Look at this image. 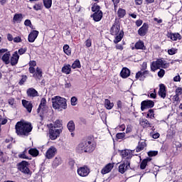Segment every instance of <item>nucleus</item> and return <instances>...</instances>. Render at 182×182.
<instances>
[{"mask_svg":"<svg viewBox=\"0 0 182 182\" xmlns=\"http://www.w3.org/2000/svg\"><path fill=\"white\" fill-rule=\"evenodd\" d=\"M15 128L18 136H28L33 127L30 122L20 121L16 123Z\"/></svg>","mask_w":182,"mask_h":182,"instance_id":"obj_1","label":"nucleus"},{"mask_svg":"<svg viewBox=\"0 0 182 182\" xmlns=\"http://www.w3.org/2000/svg\"><path fill=\"white\" fill-rule=\"evenodd\" d=\"M110 33L112 36H116L114 43L115 44L119 43L124 37L123 31L120 30V25L115 23L111 28Z\"/></svg>","mask_w":182,"mask_h":182,"instance_id":"obj_2","label":"nucleus"},{"mask_svg":"<svg viewBox=\"0 0 182 182\" xmlns=\"http://www.w3.org/2000/svg\"><path fill=\"white\" fill-rule=\"evenodd\" d=\"M53 107L54 109L62 110L67 108L66 99L60 96H55L52 98Z\"/></svg>","mask_w":182,"mask_h":182,"instance_id":"obj_3","label":"nucleus"},{"mask_svg":"<svg viewBox=\"0 0 182 182\" xmlns=\"http://www.w3.org/2000/svg\"><path fill=\"white\" fill-rule=\"evenodd\" d=\"M168 66H169V65L168 63H166L165 60L160 58V59H157V60L153 61L151 63V70L152 72H156V70H158L161 68L166 69L168 68Z\"/></svg>","mask_w":182,"mask_h":182,"instance_id":"obj_4","label":"nucleus"},{"mask_svg":"<svg viewBox=\"0 0 182 182\" xmlns=\"http://www.w3.org/2000/svg\"><path fill=\"white\" fill-rule=\"evenodd\" d=\"M62 132L61 129H53V127L49 131V137L51 140L54 141L60 136Z\"/></svg>","mask_w":182,"mask_h":182,"instance_id":"obj_5","label":"nucleus"},{"mask_svg":"<svg viewBox=\"0 0 182 182\" xmlns=\"http://www.w3.org/2000/svg\"><path fill=\"white\" fill-rule=\"evenodd\" d=\"M18 170L24 174H29L30 169L28 168V162L26 161H22L18 164Z\"/></svg>","mask_w":182,"mask_h":182,"instance_id":"obj_6","label":"nucleus"},{"mask_svg":"<svg viewBox=\"0 0 182 182\" xmlns=\"http://www.w3.org/2000/svg\"><path fill=\"white\" fill-rule=\"evenodd\" d=\"M47 111L46 100L43 97L41 100V104L38 109V113L41 115L43 114Z\"/></svg>","mask_w":182,"mask_h":182,"instance_id":"obj_7","label":"nucleus"},{"mask_svg":"<svg viewBox=\"0 0 182 182\" xmlns=\"http://www.w3.org/2000/svg\"><path fill=\"white\" fill-rule=\"evenodd\" d=\"M57 154V149L51 146L46 153V157L47 159H52Z\"/></svg>","mask_w":182,"mask_h":182,"instance_id":"obj_8","label":"nucleus"},{"mask_svg":"<svg viewBox=\"0 0 182 182\" xmlns=\"http://www.w3.org/2000/svg\"><path fill=\"white\" fill-rule=\"evenodd\" d=\"M130 168V161L127 160L121 164L119 166V171L120 173L124 174L127 170Z\"/></svg>","mask_w":182,"mask_h":182,"instance_id":"obj_9","label":"nucleus"},{"mask_svg":"<svg viewBox=\"0 0 182 182\" xmlns=\"http://www.w3.org/2000/svg\"><path fill=\"white\" fill-rule=\"evenodd\" d=\"M77 173L81 177H87L90 173V168L86 166L80 167L77 169Z\"/></svg>","mask_w":182,"mask_h":182,"instance_id":"obj_10","label":"nucleus"},{"mask_svg":"<svg viewBox=\"0 0 182 182\" xmlns=\"http://www.w3.org/2000/svg\"><path fill=\"white\" fill-rule=\"evenodd\" d=\"M154 106V102L152 100H144L141 102V109L144 112L146 109L153 108Z\"/></svg>","mask_w":182,"mask_h":182,"instance_id":"obj_11","label":"nucleus"},{"mask_svg":"<svg viewBox=\"0 0 182 182\" xmlns=\"http://www.w3.org/2000/svg\"><path fill=\"white\" fill-rule=\"evenodd\" d=\"M149 70H145L144 72L139 71L136 75V78L140 81H144V79L149 75Z\"/></svg>","mask_w":182,"mask_h":182,"instance_id":"obj_12","label":"nucleus"},{"mask_svg":"<svg viewBox=\"0 0 182 182\" xmlns=\"http://www.w3.org/2000/svg\"><path fill=\"white\" fill-rule=\"evenodd\" d=\"M38 34H39V33L38 31H35V30L32 31L28 36L29 43H34V41L38 36Z\"/></svg>","mask_w":182,"mask_h":182,"instance_id":"obj_13","label":"nucleus"},{"mask_svg":"<svg viewBox=\"0 0 182 182\" xmlns=\"http://www.w3.org/2000/svg\"><path fill=\"white\" fill-rule=\"evenodd\" d=\"M43 76L42 70L39 68H36V70L33 73V77L35 78L36 81H40Z\"/></svg>","mask_w":182,"mask_h":182,"instance_id":"obj_14","label":"nucleus"},{"mask_svg":"<svg viewBox=\"0 0 182 182\" xmlns=\"http://www.w3.org/2000/svg\"><path fill=\"white\" fill-rule=\"evenodd\" d=\"M114 168V164H107L101 171V173L103 175H105L107 173H109V172H111V171L112 170V168Z\"/></svg>","mask_w":182,"mask_h":182,"instance_id":"obj_15","label":"nucleus"},{"mask_svg":"<svg viewBox=\"0 0 182 182\" xmlns=\"http://www.w3.org/2000/svg\"><path fill=\"white\" fill-rule=\"evenodd\" d=\"M63 163V160L60 158V156H57L54 160L53 161L52 163V166L53 168H56L57 167H58L59 166H60Z\"/></svg>","mask_w":182,"mask_h":182,"instance_id":"obj_16","label":"nucleus"},{"mask_svg":"<svg viewBox=\"0 0 182 182\" xmlns=\"http://www.w3.org/2000/svg\"><path fill=\"white\" fill-rule=\"evenodd\" d=\"M148 28H149V26L146 23H144V25L142 26V27H141L139 29V35L140 36H145L146 34L148 32Z\"/></svg>","mask_w":182,"mask_h":182,"instance_id":"obj_17","label":"nucleus"},{"mask_svg":"<svg viewBox=\"0 0 182 182\" xmlns=\"http://www.w3.org/2000/svg\"><path fill=\"white\" fill-rule=\"evenodd\" d=\"M19 60V55H18V52L16 51L13 55L11 58V65L12 66H15L17 65L18 62Z\"/></svg>","mask_w":182,"mask_h":182,"instance_id":"obj_18","label":"nucleus"},{"mask_svg":"<svg viewBox=\"0 0 182 182\" xmlns=\"http://www.w3.org/2000/svg\"><path fill=\"white\" fill-rule=\"evenodd\" d=\"M22 104L23 107L26 108L29 113H31L33 108L32 104L26 100H22Z\"/></svg>","mask_w":182,"mask_h":182,"instance_id":"obj_19","label":"nucleus"},{"mask_svg":"<svg viewBox=\"0 0 182 182\" xmlns=\"http://www.w3.org/2000/svg\"><path fill=\"white\" fill-rule=\"evenodd\" d=\"M159 95L161 98L163 99L166 98V86L164 84L160 85V90L159 91Z\"/></svg>","mask_w":182,"mask_h":182,"instance_id":"obj_20","label":"nucleus"},{"mask_svg":"<svg viewBox=\"0 0 182 182\" xmlns=\"http://www.w3.org/2000/svg\"><path fill=\"white\" fill-rule=\"evenodd\" d=\"M27 95L29 97H38V92L33 87L28 88L27 90Z\"/></svg>","mask_w":182,"mask_h":182,"instance_id":"obj_21","label":"nucleus"},{"mask_svg":"<svg viewBox=\"0 0 182 182\" xmlns=\"http://www.w3.org/2000/svg\"><path fill=\"white\" fill-rule=\"evenodd\" d=\"M23 19L22 14H16L13 18V23H21Z\"/></svg>","mask_w":182,"mask_h":182,"instance_id":"obj_22","label":"nucleus"},{"mask_svg":"<svg viewBox=\"0 0 182 182\" xmlns=\"http://www.w3.org/2000/svg\"><path fill=\"white\" fill-rule=\"evenodd\" d=\"M122 78L126 79L130 76V70L127 68H124L120 73Z\"/></svg>","mask_w":182,"mask_h":182,"instance_id":"obj_23","label":"nucleus"},{"mask_svg":"<svg viewBox=\"0 0 182 182\" xmlns=\"http://www.w3.org/2000/svg\"><path fill=\"white\" fill-rule=\"evenodd\" d=\"M85 153L92 152L95 149L94 146L92 145V142L88 141H85Z\"/></svg>","mask_w":182,"mask_h":182,"instance_id":"obj_24","label":"nucleus"},{"mask_svg":"<svg viewBox=\"0 0 182 182\" xmlns=\"http://www.w3.org/2000/svg\"><path fill=\"white\" fill-rule=\"evenodd\" d=\"M92 17H93V19L95 21L99 22L102 20V11L95 12L93 15H92Z\"/></svg>","mask_w":182,"mask_h":182,"instance_id":"obj_25","label":"nucleus"},{"mask_svg":"<svg viewBox=\"0 0 182 182\" xmlns=\"http://www.w3.org/2000/svg\"><path fill=\"white\" fill-rule=\"evenodd\" d=\"M146 146V144L145 141H144V140L140 141L138 146L136 149V152L139 153V152L143 151Z\"/></svg>","mask_w":182,"mask_h":182,"instance_id":"obj_26","label":"nucleus"},{"mask_svg":"<svg viewBox=\"0 0 182 182\" xmlns=\"http://www.w3.org/2000/svg\"><path fill=\"white\" fill-rule=\"evenodd\" d=\"M135 48L136 50H145L146 46H144V43L142 41H139L135 44Z\"/></svg>","mask_w":182,"mask_h":182,"instance_id":"obj_27","label":"nucleus"},{"mask_svg":"<svg viewBox=\"0 0 182 182\" xmlns=\"http://www.w3.org/2000/svg\"><path fill=\"white\" fill-rule=\"evenodd\" d=\"M168 37L173 41H177L178 39H181V36L179 33H169Z\"/></svg>","mask_w":182,"mask_h":182,"instance_id":"obj_28","label":"nucleus"},{"mask_svg":"<svg viewBox=\"0 0 182 182\" xmlns=\"http://www.w3.org/2000/svg\"><path fill=\"white\" fill-rule=\"evenodd\" d=\"M85 147H86V141H83L77 147V149L79 153H85Z\"/></svg>","mask_w":182,"mask_h":182,"instance_id":"obj_29","label":"nucleus"},{"mask_svg":"<svg viewBox=\"0 0 182 182\" xmlns=\"http://www.w3.org/2000/svg\"><path fill=\"white\" fill-rule=\"evenodd\" d=\"M62 73L65 75H70L71 73V65H65L62 68Z\"/></svg>","mask_w":182,"mask_h":182,"instance_id":"obj_30","label":"nucleus"},{"mask_svg":"<svg viewBox=\"0 0 182 182\" xmlns=\"http://www.w3.org/2000/svg\"><path fill=\"white\" fill-rule=\"evenodd\" d=\"M140 124L144 127V128H147V127H151V123L146 119H141L140 120Z\"/></svg>","mask_w":182,"mask_h":182,"instance_id":"obj_31","label":"nucleus"},{"mask_svg":"<svg viewBox=\"0 0 182 182\" xmlns=\"http://www.w3.org/2000/svg\"><path fill=\"white\" fill-rule=\"evenodd\" d=\"M2 60L4 61V63H5L6 65H9V59H10V53L7 52L5 53L4 55L2 56Z\"/></svg>","mask_w":182,"mask_h":182,"instance_id":"obj_32","label":"nucleus"},{"mask_svg":"<svg viewBox=\"0 0 182 182\" xmlns=\"http://www.w3.org/2000/svg\"><path fill=\"white\" fill-rule=\"evenodd\" d=\"M29 66V73L33 74L35 73L34 68L36 66V62L35 60L30 61Z\"/></svg>","mask_w":182,"mask_h":182,"instance_id":"obj_33","label":"nucleus"},{"mask_svg":"<svg viewBox=\"0 0 182 182\" xmlns=\"http://www.w3.org/2000/svg\"><path fill=\"white\" fill-rule=\"evenodd\" d=\"M151 161V158H147V159H144L141 161V165H140L141 169L144 170L146 168L148 163L150 162Z\"/></svg>","mask_w":182,"mask_h":182,"instance_id":"obj_34","label":"nucleus"},{"mask_svg":"<svg viewBox=\"0 0 182 182\" xmlns=\"http://www.w3.org/2000/svg\"><path fill=\"white\" fill-rule=\"evenodd\" d=\"M122 156L124 159H130L131 158V151L128 149L122 150L121 152Z\"/></svg>","mask_w":182,"mask_h":182,"instance_id":"obj_35","label":"nucleus"},{"mask_svg":"<svg viewBox=\"0 0 182 182\" xmlns=\"http://www.w3.org/2000/svg\"><path fill=\"white\" fill-rule=\"evenodd\" d=\"M28 154L33 157H37L39 155V151L37 149L31 148L29 149Z\"/></svg>","mask_w":182,"mask_h":182,"instance_id":"obj_36","label":"nucleus"},{"mask_svg":"<svg viewBox=\"0 0 182 182\" xmlns=\"http://www.w3.org/2000/svg\"><path fill=\"white\" fill-rule=\"evenodd\" d=\"M105 106L107 109L111 110L114 107L113 102H111L109 100L106 99L105 101Z\"/></svg>","mask_w":182,"mask_h":182,"instance_id":"obj_37","label":"nucleus"},{"mask_svg":"<svg viewBox=\"0 0 182 182\" xmlns=\"http://www.w3.org/2000/svg\"><path fill=\"white\" fill-rule=\"evenodd\" d=\"M28 149H26L23 151L18 154V158L21 159H28V156H26Z\"/></svg>","mask_w":182,"mask_h":182,"instance_id":"obj_38","label":"nucleus"},{"mask_svg":"<svg viewBox=\"0 0 182 182\" xmlns=\"http://www.w3.org/2000/svg\"><path fill=\"white\" fill-rule=\"evenodd\" d=\"M126 15V11L123 9H119L117 11V16L120 18H123Z\"/></svg>","mask_w":182,"mask_h":182,"instance_id":"obj_39","label":"nucleus"},{"mask_svg":"<svg viewBox=\"0 0 182 182\" xmlns=\"http://www.w3.org/2000/svg\"><path fill=\"white\" fill-rule=\"evenodd\" d=\"M68 128L70 132H74L75 127V123L73 121H70L68 124Z\"/></svg>","mask_w":182,"mask_h":182,"instance_id":"obj_40","label":"nucleus"},{"mask_svg":"<svg viewBox=\"0 0 182 182\" xmlns=\"http://www.w3.org/2000/svg\"><path fill=\"white\" fill-rule=\"evenodd\" d=\"M43 4L46 9H50L52 6V0H43Z\"/></svg>","mask_w":182,"mask_h":182,"instance_id":"obj_41","label":"nucleus"},{"mask_svg":"<svg viewBox=\"0 0 182 182\" xmlns=\"http://www.w3.org/2000/svg\"><path fill=\"white\" fill-rule=\"evenodd\" d=\"M71 68L73 69H77V68H81V65H80V60H76L73 64L72 65Z\"/></svg>","mask_w":182,"mask_h":182,"instance_id":"obj_42","label":"nucleus"},{"mask_svg":"<svg viewBox=\"0 0 182 182\" xmlns=\"http://www.w3.org/2000/svg\"><path fill=\"white\" fill-rule=\"evenodd\" d=\"M63 50L65 52V53L67 55H70L71 54V50L70 49V47L68 45H65L64 47H63Z\"/></svg>","mask_w":182,"mask_h":182,"instance_id":"obj_43","label":"nucleus"},{"mask_svg":"<svg viewBox=\"0 0 182 182\" xmlns=\"http://www.w3.org/2000/svg\"><path fill=\"white\" fill-rule=\"evenodd\" d=\"M168 55H173L178 53V49L175 48H172L168 50Z\"/></svg>","mask_w":182,"mask_h":182,"instance_id":"obj_44","label":"nucleus"},{"mask_svg":"<svg viewBox=\"0 0 182 182\" xmlns=\"http://www.w3.org/2000/svg\"><path fill=\"white\" fill-rule=\"evenodd\" d=\"M100 9V7L96 4L92 7V11L95 13L102 12Z\"/></svg>","mask_w":182,"mask_h":182,"instance_id":"obj_45","label":"nucleus"},{"mask_svg":"<svg viewBox=\"0 0 182 182\" xmlns=\"http://www.w3.org/2000/svg\"><path fill=\"white\" fill-rule=\"evenodd\" d=\"M62 127V123L61 121L59 119H57L55 123H54V127L53 129H56V128H60Z\"/></svg>","mask_w":182,"mask_h":182,"instance_id":"obj_46","label":"nucleus"},{"mask_svg":"<svg viewBox=\"0 0 182 182\" xmlns=\"http://www.w3.org/2000/svg\"><path fill=\"white\" fill-rule=\"evenodd\" d=\"M42 8L41 4H36L33 6V9L36 11H41Z\"/></svg>","mask_w":182,"mask_h":182,"instance_id":"obj_47","label":"nucleus"},{"mask_svg":"<svg viewBox=\"0 0 182 182\" xmlns=\"http://www.w3.org/2000/svg\"><path fill=\"white\" fill-rule=\"evenodd\" d=\"M26 80H27V76L23 75L21 80L18 82L19 85H23L26 82Z\"/></svg>","mask_w":182,"mask_h":182,"instance_id":"obj_48","label":"nucleus"},{"mask_svg":"<svg viewBox=\"0 0 182 182\" xmlns=\"http://www.w3.org/2000/svg\"><path fill=\"white\" fill-rule=\"evenodd\" d=\"M148 155L150 157L156 156L158 155V151H149Z\"/></svg>","mask_w":182,"mask_h":182,"instance_id":"obj_49","label":"nucleus"},{"mask_svg":"<svg viewBox=\"0 0 182 182\" xmlns=\"http://www.w3.org/2000/svg\"><path fill=\"white\" fill-rule=\"evenodd\" d=\"M148 117H150L151 119L154 118V109H149V113L147 114Z\"/></svg>","mask_w":182,"mask_h":182,"instance_id":"obj_50","label":"nucleus"},{"mask_svg":"<svg viewBox=\"0 0 182 182\" xmlns=\"http://www.w3.org/2000/svg\"><path fill=\"white\" fill-rule=\"evenodd\" d=\"M125 137V133L122 132V133H117V138L118 139H122Z\"/></svg>","mask_w":182,"mask_h":182,"instance_id":"obj_51","label":"nucleus"},{"mask_svg":"<svg viewBox=\"0 0 182 182\" xmlns=\"http://www.w3.org/2000/svg\"><path fill=\"white\" fill-rule=\"evenodd\" d=\"M77 102V99L75 97H73L71 98V105L72 106H76Z\"/></svg>","mask_w":182,"mask_h":182,"instance_id":"obj_52","label":"nucleus"},{"mask_svg":"<svg viewBox=\"0 0 182 182\" xmlns=\"http://www.w3.org/2000/svg\"><path fill=\"white\" fill-rule=\"evenodd\" d=\"M165 75V70L164 69H161L158 73V75L160 78H162Z\"/></svg>","mask_w":182,"mask_h":182,"instance_id":"obj_53","label":"nucleus"},{"mask_svg":"<svg viewBox=\"0 0 182 182\" xmlns=\"http://www.w3.org/2000/svg\"><path fill=\"white\" fill-rule=\"evenodd\" d=\"M27 51V48H20L19 50H18V53H19V55H23V54H25V53Z\"/></svg>","mask_w":182,"mask_h":182,"instance_id":"obj_54","label":"nucleus"},{"mask_svg":"<svg viewBox=\"0 0 182 182\" xmlns=\"http://www.w3.org/2000/svg\"><path fill=\"white\" fill-rule=\"evenodd\" d=\"M176 93L177 96H181L182 95V88L178 87L176 90Z\"/></svg>","mask_w":182,"mask_h":182,"instance_id":"obj_55","label":"nucleus"},{"mask_svg":"<svg viewBox=\"0 0 182 182\" xmlns=\"http://www.w3.org/2000/svg\"><path fill=\"white\" fill-rule=\"evenodd\" d=\"M85 45L87 48H90L92 46V41L90 39H87L85 41Z\"/></svg>","mask_w":182,"mask_h":182,"instance_id":"obj_56","label":"nucleus"},{"mask_svg":"<svg viewBox=\"0 0 182 182\" xmlns=\"http://www.w3.org/2000/svg\"><path fill=\"white\" fill-rule=\"evenodd\" d=\"M24 24H25V26H27V27H31V26H32L31 22V20H29V19H26V20L25 21V22H24Z\"/></svg>","mask_w":182,"mask_h":182,"instance_id":"obj_57","label":"nucleus"},{"mask_svg":"<svg viewBox=\"0 0 182 182\" xmlns=\"http://www.w3.org/2000/svg\"><path fill=\"white\" fill-rule=\"evenodd\" d=\"M14 42L16 43H21V38L19 36H17L16 38H14Z\"/></svg>","mask_w":182,"mask_h":182,"instance_id":"obj_58","label":"nucleus"},{"mask_svg":"<svg viewBox=\"0 0 182 182\" xmlns=\"http://www.w3.org/2000/svg\"><path fill=\"white\" fill-rule=\"evenodd\" d=\"M147 68V63L144 62L143 64L141 65V70H146Z\"/></svg>","mask_w":182,"mask_h":182,"instance_id":"obj_59","label":"nucleus"},{"mask_svg":"<svg viewBox=\"0 0 182 182\" xmlns=\"http://www.w3.org/2000/svg\"><path fill=\"white\" fill-rule=\"evenodd\" d=\"M14 102H15V100H14V98H10V99L9 100V104L11 106H14Z\"/></svg>","mask_w":182,"mask_h":182,"instance_id":"obj_60","label":"nucleus"},{"mask_svg":"<svg viewBox=\"0 0 182 182\" xmlns=\"http://www.w3.org/2000/svg\"><path fill=\"white\" fill-rule=\"evenodd\" d=\"M174 82H180L181 81V76L180 75H176L173 78Z\"/></svg>","mask_w":182,"mask_h":182,"instance_id":"obj_61","label":"nucleus"},{"mask_svg":"<svg viewBox=\"0 0 182 182\" xmlns=\"http://www.w3.org/2000/svg\"><path fill=\"white\" fill-rule=\"evenodd\" d=\"M159 136H160V134H159V133H155V134H153V138H154V139H159Z\"/></svg>","mask_w":182,"mask_h":182,"instance_id":"obj_62","label":"nucleus"},{"mask_svg":"<svg viewBox=\"0 0 182 182\" xmlns=\"http://www.w3.org/2000/svg\"><path fill=\"white\" fill-rule=\"evenodd\" d=\"M117 107H118L119 109H122V101L119 100L117 102Z\"/></svg>","mask_w":182,"mask_h":182,"instance_id":"obj_63","label":"nucleus"},{"mask_svg":"<svg viewBox=\"0 0 182 182\" xmlns=\"http://www.w3.org/2000/svg\"><path fill=\"white\" fill-rule=\"evenodd\" d=\"M7 39H8V41H13V36H12V35L11 34H8V36H7Z\"/></svg>","mask_w":182,"mask_h":182,"instance_id":"obj_64","label":"nucleus"}]
</instances>
